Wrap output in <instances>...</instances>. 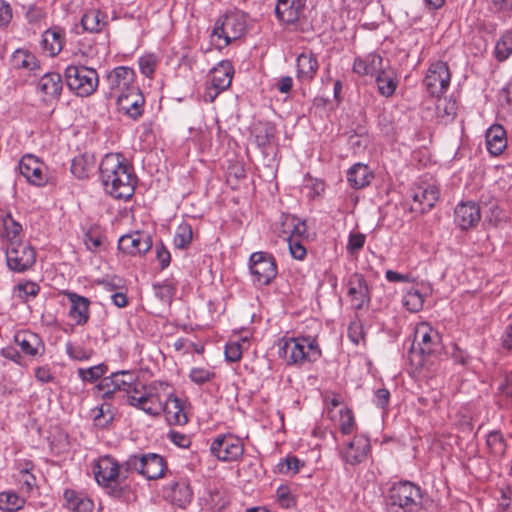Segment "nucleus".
<instances>
[{"mask_svg":"<svg viewBox=\"0 0 512 512\" xmlns=\"http://www.w3.org/2000/svg\"><path fill=\"white\" fill-rule=\"evenodd\" d=\"M13 17L12 8L5 0H0V29L6 28Z\"/></svg>","mask_w":512,"mask_h":512,"instance_id":"obj_60","label":"nucleus"},{"mask_svg":"<svg viewBox=\"0 0 512 512\" xmlns=\"http://www.w3.org/2000/svg\"><path fill=\"white\" fill-rule=\"evenodd\" d=\"M94 424L100 428H107L114 420V412L112 405L109 403H103L99 407L93 409Z\"/></svg>","mask_w":512,"mask_h":512,"instance_id":"obj_40","label":"nucleus"},{"mask_svg":"<svg viewBox=\"0 0 512 512\" xmlns=\"http://www.w3.org/2000/svg\"><path fill=\"white\" fill-rule=\"evenodd\" d=\"M93 473L97 483L106 493L117 499L126 498L130 486L126 483L127 475L123 467L113 457L103 456L96 463Z\"/></svg>","mask_w":512,"mask_h":512,"instance_id":"obj_2","label":"nucleus"},{"mask_svg":"<svg viewBox=\"0 0 512 512\" xmlns=\"http://www.w3.org/2000/svg\"><path fill=\"white\" fill-rule=\"evenodd\" d=\"M215 377V373L206 368L195 367L189 373L190 380L197 384L203 385L210 382Z\"/></svg>","mask_w":512,"mask_h":512,"instance_id":"obj_52","label":"nucleus"},{"mask_svg":"<svg viewBox=\"0 0 512 512\" xmlns=\"http://www.w3.org/2000/svg\"><path fill=\"white\" fill-rule=\"evenodd\" d=\"M276 497L282 508L290 509L296 505V498L288 486H279L276 490Z\"/></svg>","mask_w":512,"mask_h":512,"instance_id":"obj_51","label":"nucleus"},{"mask_svg":"<svg viewBox=\"0 0 512 512\" xmlns=\"http://www.w3.org/2000/svg\"><path fill=\"white\" fill-rule=\"evenodd\" d=\"M156 57L152 54L144 55L139 59V68L143 75L151 77L156 67Z\"/></svg>","mask_w":512,"mask_h":512,"instance_id":"obj_55","label":"nucleus"},{"mask_svg":"<svg viewBox=\"0 0 512 512\" xmlns=\"http://www.w3.org/2000/svg\"><path fill=\"white\" fill-rule=\"evenodd\" d=\"M485 138L487 150L491 155L501 154L507 146L506 130L500 125L491 126L486 131Z\"/></svg>","mask_w":512,"mask_h":512,"instance_id":"obj_31","label":"nucleus"},{"mask_svg":"<svg viewBox=\"0 0 512 512\" xmlns=\"http://www.w3.org/2000/svg\"><path fill=\"white\" fill-rule=\"evenodd\" d=\"M13 340L21 352L30 358L42 357L46 347L41 336L30 330H20L14 334Z\"/></svg>","mask_w":512,"mask_h":512,"instance_id":"obj_19","label":"nucleus"},{"mask_svg":"<svg viewBox=\"0 0 512 512\" xmlns=\"http://www.w3.org/2000/svg\"><path fill=\"white\" fill-rule=\"evenodd\" d=\"M373 178V172L368 165L362 163L354 164L347 172V180L354 189H362L368 186Z\"/></svg>","mask_w":512,"mask_h":512,"instance_id":"obj_32","label":"nucleus"},{"mask_svg":"<svg viewBox=\"0 0 512 512\" xmlns=\"http://www.w3.org/2000/svg\"><path fill=\"white\" fill-rule=\"evenodd\" d=\"M210 452L223 462L238 461L244 454V443L241 438L233 434H220L212 440Z\"/></svg>","mask_w":512,"mask_h":512,"instance_id":"obj_11","label":"nucleus"},{"mask_svg":"<svg viewBox=\"0 0 512 512\" xmlns=\"http://www.w3.org/2000/svg\"><path fill=\"white\" fill-rule=\"evenodd\" d=\"M366 240V236L362 233H350L347 243V251L350 254L358 253L364 246Z\"/></svg>","mask_w":512,"mask_h":512,"instance_id":"obj_53","label":"nucleus"},{"mask_svg":"<svg viewBox=\"0 0 512 512\" xmlns=\"http://www.w3.org/2000/svg\"><path fill=\"white\" fill-rule=\"evenodd\" d=\"M152 247V240L148 234L134 232L120 237L118 249L131 256H142Z\"/></svg>","mask_w":512,"mask_h":512,"instance_id":"obj_20","label":"nucleus"},{"mask_svg":"<svg viewBox=\"0 0 512 512\" xmlns=\"http://www.w3.org/2000/svg\"><path fill=\"white\" fill-rule=\"evenodd\" d=\"M162 411L165 413L169 424L184 425L188 421L184 410V401L173 394L168 396Z\"/></svg>","mask_w":512,"mask_h":512,"instance_id":"obj_28","label":"nucleus"},{"mask_svg":"<svg viewBox=\"0 0 512 512\" xmlns=\"http://www.w3.org/2000/svg\"><path fill=\"white\" fill-rule=\"evenodd\" d=\"M107 366L104 364H99L96 366H92L89 368H79L77 370L78 376L85 382L93 383L106 373Z\"/></svg>","mask_w":512,"mask_h":512,"instance_id":"obj_46","label":"nucleus"},{"mask_svg":"<svg viewBox=\"0 0 512 512\" xmlns=\"http://www.w3.org/2000/svg\"><path fill=\"white\" fill-rule=\"evenodd\" d=\"M20 174L32 185L41 187L47 182L46 167L31 154L24 155L18 164Z\"/></svg>","mask_w":512,"mask_h":512,"instance_id":"obj_18","label":"nucleus"},{"mask_svg":"<svg viewBox=\"0 0 512 512\" xmlns=\"http://www.w3.org/2000/svg\"><path fill=\"white\" fill-rule=\"evenodd\" d=\"M125 472H136L147 480H157L164 477L167 470L165 458L156 453H136L123 462Z\"/></svg>","mask_w":512,"mask_h":512,"instance_id":"obj_7","label":"nucleus"},{"mask_svg":"<svg viewBox=\"0 0 512 512\" xmlns=\"http://www.w3.org/2000/svg\"><path fill=\"white\" fill-rule=\"evenodd\" d=\"M105 24V16L97 9H91L85 12L81 18V25L83 29L90 33L100 32Z\"/></svg>","mask_w":512,"mask_h":512,"instance_id":"obj_36","label":"nucleus"},{"mask_svg":"<svg viewBox=\"0 0 512 512\" xmlns=\"http://www.w3.org/2000/svg\"><path fill=\"white\" fill-rule=\"evenodd\" d=\"M383 69V59L376 53L357 57L353 63V72L359 76L374 75Z\"/></svg>","mask_w":512,"mask_h":512,"instance_id":"obj_30","label":"nucleus"},{"mask_svg":"<svg viewBox=\"0 0 512 512\" xmlns=\"http://www.w3.org/2000/svg\"><path fill=\"white\" fill-rule=\"evenodd\" d=\"M246 31V21L240 12H229L217 19L211 32V43L221 50L232 41L242 37Z\"/></svg>","mask_w":512,"mask_h":512,"instance_id":"obj_6","label":"nucleus"},{"mask_svg":"<svg viewBox=\"0 0 512 512\" xmlns=\"http://www.w3.org/2000/svg\"><path fill=\"white\" fill-rule=\"evenodd\" d=\"M12 63L17 69L35 71L40 68L38 58L33 53L25 49H17L14 51L12 54Z\"/></svg>","mask_w":512,"mask_h":512,"instance_id":"obj_35","label":"nucleus"},{"mask_svg":"<svg viewBox=\"0 0 512 512\" xmlns=\"http://www.w3.org/2000/svg\"><path fill=\"white\" fill-rule=\"evenodd\" d=\"M439 188L435 183L421 182L413 188L412 198L414 204H418L419 208L413 207L414 210L420 212H428L431 210L439 199Z\"/></svg>","mask_w":512,"mask_h":512,"instance_id":"obj_22","label":"nucleus"},{"mask_svg":"<svg viewBox=\"0 0 512 512\" xmlns=\"http://www.w3.org/2000/svg\"><path fill=\"white\" fill-rule=\"evenodd\" d=\"M370 448V440L367 436L362 434L355 435L354 438L340 450V457L346 464L356 466L367 459Z\"/></svg>","mask_w":512,"mask_h":512,"instance_id":"obj_17","label":"nucleus"},{"mask_svg":"<svg viewBox=\"0 0 512 512\" xmlns=\"http://www.w3.org/2000/svg\"><path fill=\"white\" fill-rule=\"evenodd\" d=\"M3 223V237L7 243L13 241H22L20 235L22 232V225L13 219L10 213H7L2 218Z\"/></svg>","mask_w":512,"mask_h":512,"instance_id":"obj_38","label":"nucleus"},{"mask_svg":"<svg viewBox=\"0 0 512 512\" xmlns=\"http://www.w3.org/2000/svg\"><path fill=\"white\" fill-rule=\"evenodd\" d=\"M279 471L281 473H297L303 463L296 457H287L279 463Z\"/></svg>","mask_w":512,"mask_h":512,"instance_id":"obj_56","label":"nucleus"},{"mask_svg":"<svg viewBox=\"0 0 512 512\" xmlns=\"http://www.w3.org/2000/svg\"><path fill=\"white\" fill-rule=\"evenodd\" d=\"M415 341L418 342L419 348L416 349L412 346L408 353V358L416 369H424L428 364L427 357L436 355L441 351L442 337L428 323H421L415 330Z\"/></svg>","mask_w":512,"mask_h":512,"instance_id":"obj_4","label":"nucleus"},{"mask_svg":"<svg viewBox=\"0 0 512 512\" xmlns=\"http://www.w3.org/2000/svg\"><path fill=\"white\" fill-rule=\"evenodd\" d=\"M225 357L229 362H237L242 357V351L238 343H228L225 347Z\"/></svg>","mask_w":512,"mask_h":512,"instance_id":"obj_63","label":"nucleus"},{"mask_svg":"<svg viewBox=\"0 0 512 512\" xmlns=\"http://www.w3.org/2000/svg\"><path fill=\"white\" fill-rule=\"evenodd\" d=\"M275 138V127L270 123H265L256 129L255 142L261 149H265Z\"/></svg>","mask_w":512,"mask_h":512,"instance_id":"obj_43","label":"nucleus"},{"mask_svg":"<svg viewBox=\"0 0 512 512\" xmlns=\"http://www.w3.org/2000/svg\"><path fill=\"white\" fill-rule=\"evenodd\" d=\"M279 354L288 364L303 366L316 362L321 357V349L315 338L300 336L284 339Z\"/></svg>","mask_w":512,"mask_h":512,"instance_id":"obj_5","label":"nucleus"},{"mask_svg":"<svg viewBox=\"0 0 512 512\" xmlns=\"http://www.w3.org/2000/svg\"><path fill=\"white\" fill-rule=\"evenodd\" d=\"M25 499L14 491L0 492V509L5 512H16L23 508Z\"/></svg>","mask_w":512,"mask_h":512,"instance_id":"obj_37","label":"nucleus"},{"mask_svg":"<svg viewBox=\"0 0 512 512\" xmlns=\"http://www.w3.org/2000/svg\"><path fill=\"white\" fill-rule=\"evenodd\" d=\"M0 355L3 358H5L7 360H10V361L14 362L17 365H22V363H23V356H22V354L16 348H14L13 346L3 347L0 350Z\"/></svg>","mask_w":512,"mask_h":512,"instance_id":"obj_62","label":"nucleus"},{"mask_svg":"<svg viewBox=\"0 0 512 512\" xmlns=\"http://www.w3.org/2000/svg\"><path fill=\"white\" fill-rule=\"evenodd\" d=\"M64 76L68 88L80 97L92 95L99 85L97 71L85 65L67 66L64 71Z\"/></svg>","mask_w":512,"mask_h":512,"instance_id":"obj_8","label":"nucleus"},{"mask_svg":"<svg viewBox=\"0 0 512 512\" xmlns=\"http://www.w3.org/2000/svg\"><path fill=\"white\" fill-rule=\"evenodd\" d=\"M116 99L119 113L134 121L142 117L145 106V98L139 87L132 88V90L127 93L118 94Z\"/></svg>","mask_w":512,"mask_h":512,"instance_id":"obj_15","label":"nucleus"},{"mask_svg":"<svg viewBox=\"0 0 512 512\" xmlns=\"http://www.w3.org/2000/svg\"><path fill=\"white\" fill-rule=\"evenodd\" d=\"M370 138L367 134L354 133L348 139L349 148L354 154H360L368 147Z\"/></svg>","mask_w":512,"mask_h":512,"instance_id":"obj_50","label":"nucleus"},{"mask_svg":"<svg viewBox=\"0 0 512 512\" xmlns=\"http://www.w3.org/2000/svg\"><path fill=\"white\" fill-rule=\"evenodd\" d=\"M454 221L462 229L468 230L477 226L481 219V211L473 201L459 203L454 211Z\"/></svg>","mask_w":512,"mask_h":512,"instance_id":"obj_25","label":"nucleus"},{"mask_svg":"<svg viewBox=\"0 0 512 512\" xmlns=\"http://www.w3.org/2000/svg\"><path fill=\"white\" fill-rule=\"evenodd\" d=\"M451 74L448 64L442 60L432 62L426 72L423 85L432 97H440L450 86Z\"/></svg>","mask_w":512,"mask_h":512,"instance_id":"obj_12","label":"nucleus"},{"mask_svg":"<svg viewBox=\"0 0 512 512\" xmlns=\"http://www.w3.org/2000/svg\"><path fill=\"white\" fill-rule=\"evenodd\" d=\"M65 350L67 355L77 361H85L90 359L92 352L84 348L82 345L74 344L72 342H67L65 345Z\"/></svg>","mask_w":512,"mask_h":512,"instance_id":"obj_48","label":"nucleus"},{"mask_svg":"<svg viewBox=\"0 0 512 512\" xmlns=\"http://www.w3.org/2000/svg\"><path fill=\"white\" fill-rule=\"evenodd\" d=\"M71 173L78 179H83L87 176L86 161L83 157H75L71 163Z\"/></svg>","mask_w":512,"mask_h":512,"instance_id":"obj_59","label":"nucleus"},{"mask_svg":"<svg viewBox=\"0 0 512 512\" xmlns=\"http://www.w3.org/2000/svg\"><path fill=\"white\" fill-rule=\"evenodd\" d=\"M234 74V68L230 61L223 60L221 61L217 67L212 70L211 84L225 91L231 85L232 78Z\"/></svg>","mask_w":512,"mask_h":512,"instance_id":"obj_33","label":"nucleus"},{"mask_svg":"<svg viewBox=\"0 0 512 512\" xmlns=\"http://www.w3.org/2000/svg\"><path fill=\"white\" fill-rule=\"evenodd\" d=\"M65 296L70 304L68 316L77 326H84L90 319L89 298L77 294L76 292L66 291Z\"/></svg>","mask_w":512,"mask_h":512,"instance_id":"obj_23","label":"nucleus"},{"mask_svg":"<svg viewBox=\"0 0 512 512\" xmlns=\"http://www.w3.org/2000/svg\"><path fill=\"white\" fill-rule=\"evenodd\" d=\"M105 191L115 199H130L135 191L137 177L132 165L120 153L106 154L99 166Z\"/></svg>","mask_w":512,"mask_h":512,"instance_id":"obj_1","label":"nucleus"},{"mask_svg":"<svg viewBox=\"0 0 512 512\" xmlns=\"http://www.w3.org/2000/svg\"><path fill=\"white\" fill-rule=\"evenodd\" d=\"M25 9V18L30 24H37L46 16L44 9L37 5L31 4L25 7Z\"/></svg>","mask_w":512,"mask_h":512,"instance_id":"obj_54","label":"nucleus"},{"mask_svg":"<svg viewBox=\"0 0 512 512\" xmlns=\"http://www.w3.org/2000/svg\"><path fill=\"white\" fill-rule=\"evenodd\" d=\"M512 53V34L505 33L496 43L495 56L499 61H504L509 58Z\"/></svg>","mask_w":512,"mask_h":512,"instance_id":"obj_45","label":"nucleus"},{"mask_svg":"<svg viewBox=\"0 0 512 512\" xmlns=\"http://www.w3.org/2000/svg\"><path fill=\"white\" fill-rule=\"evenodd\" d=\"M193 239L192 226L188 223L180 224L173 238L174 247L177 249H187Z\"/></svg>","mask_w":512,"mask_h":512,"instance_id":"obj_41","label":"nucleus"},{"mask_svg":"<svg viewBox=\"0 0 512 512\" xmlns=\"http://www.w3.org/2000/svg\"><path fill=\"white\" fill-rule=\"evenodd\" d=\"M306 3L307 0H277L276 18L286 25H294L303 15Z\"/></svg>","mask_w":512,"mask_h":512,"instance_id":"obj_24","label":"nucleus"},{"mask_svg":"<svg viewBox=\"0 0 512 512\" xmlns=\"http://www.w3.org/2000/svg\"><path fill=\"white\" fill-rule=\"evenodd\" d=\"M249 270L253 282L261 286L269 285L277 276L276 260L268 252L258 251L250 255Z\"/></svg>","mask_w":512,"mask_h":512,"instance_id":"obj_10","label":"nucleus"},{"mask_svg":"<svg viewBox=\"0 0 512 512\" xmlns=\"http://www.w3.org/2000/svg\"><path fill=\"white\" fill-rule=\"evenodd\" d=\"M39 292V285L33 281H22L14 287V295L25 302L35 298Z\"/></svg>","mask_w":512,"mask_h":512,"instance_id":"obj_42","label":"nucleus"},{"mask_svg":"<svg viewBox=\"0 0 512 512\" xmlns=\"http://www.w3.org/2000/svg\"><path fill=\"white\" fill-rule=\"evenodd\" d=\"M376 84L378 92L381 96L389 98L391 97L397 87L398 79L393 69H382L376 75Z\"/></svg>","mask_w":512,"mask_h":512,"instance_id":"obj_34","label":"nucleus"},{"mask_svg":"<svg viewBox=\"0 0 512 512\" xmlns=\"http://www.w3.org/2000/svg\"><path fill=\"white\" fill-rule=\"evenodd\" d=\"M296 68V76L299 81H312L319 68L316 55L312 52H302L296 59Z\"/></svg>","mask_w":512,"mask_h":512,"instance_id":"obj_27","label":"nucleus"},{"mask_svg":"<svg viewBox=\"0 0 512 512\" xmlns=\"http://www.w3.org/2000/svg\"><path fill=\"white\" fill-rule=\"evenodd\" d=\"M167 497L179 507H185L193 499V491L188 480L179 479L168 485Z\"/></svg>","mask_w":512,"mask_h":512,"instance_id":"obj_29","label":"nucleus"},{"mask_svg":"<svg viewBox=\"0 0 512 512\" xmlns=\"http://www.w3.org/2000/svg\"><path fill=\"white\" fill-rule=\"evenodd\" d=\"M347 287V294L355 310L369 307L371 301L370 288L362 274L357 272L351 274L347 280Z\"/></svg>","mask_w":512,"mask_h":512,"instance_id":"obj_16","label":"nucleus"},{"mask_svg":"<svg viewBox=\"0 0 512 512\" xmlns=\"http://www.w3.org/2000/svg\"><path fill=\"white\" fill-rule=\"evenodd\" d=\"M339 429L344 435L351 434L355 429L354 415L348 408L340 410Z\"/></svg>","mask_w":512,"mask_h":512,"instance_id":"obj_49","label":"nucleus"},{"mask_svg":"<svg viewBox=\"0 0 512 512\" xmlns=\"http://www.w3.org/2000/svg\"><path fill=\"white\" fill-rule=\"evenodd\" d=\"M438 117L442 119L452 120L457 114V103L454 99H440L436 105Z\"/></svg>","mask_w":512,"mask_h":512,"instance_id":"obj_44","label":"nucleus"},{"mask_svg":"<svg viewBox=\"0 0 512 512\" xmlns=\"http://www.w3.org/2000/svg\"><path fill=\"white\" fill-rule=\"evenodd\" d=\"M421 488L407 480L393 483L386 496L387 512H420L423 508Z\"/></svg>","mask_w":512,"mask_h":512,"instance_id":"obj_3","label":"nucleus"},{"mask_svg":"<svg viewBox=\"0 0 512 512\" xmlns=\"http://www.w3.org/2000/svg\"><path fill=\"white\" fill-rule=\"evenodd\" d=\"M63 90V80L59 73L44 74L37 83V93L45 103L58 101Z\"/></svg>","mask_w":512,"mask_h":512,"instance_id":"obj_21","label":"nucleus"},{"mask_svg":"<svg viewBox=\"0 0 512 512\" xmlns=\"http://www.w3.org/2000/svg\"><path fill=\"white\" fill-rule=\"evenodd\" d=\"M65 30L60 26H52L42 34L41 47L50 57L57 56L63 49L66 41Z\"/></svg>","mask_w":512,"mask_h":512,"instance_id":"obj_26","label":"nucleus"},{"mask_svg":"<svg viewBox=\"0 0 512 512\" xmlns=\"http://www.w3.org/2000/svg\"><path fill=\"white\" fill-rule=\"evenodd\" d=\"M8 268L17 273L29 270L36 262L35 249L24 241H13L6 246Z\"/></svg>","mask_w":512,"mask_h":512,"instance_id":"obj_9","label":"nucleus"},{"mask_svg":"<svg viewBox=\"0 0 512 512\" xmlns=\"http://www.w3.org/2000/svg\"><path fill=\"white\" fill-rule=\"evenodd\" d=\"M20 474L21 490L26 493L31 492L36 486L35 476L29 472V468L20 470Z\"/></svg>","mask_w":512,"mask_h":512,"instance_id":"obj_58","label":"nucleus"},{"mask_svg":"<svg viewBox=\"0 0 512 512\" xmlns=\"http://www.w3.org/2000/svg\"><path fill=\"white\" fill-rule=\"evenodd\" d=\"M288 246L294 259L303 260L305 258L307 251L299 239L288 237Z\"/></svg>","mask_w":512,"mask_h":512,"instance_id":"obj_57","label":"nucleus"},{"mask_svg":"<svg viewBox=\"0 0 512 512\" xmlns=\"http://www.w3.org/2000/svg\"><path fill=\"white\" fill-rule=\"evenodd\" d=\"M115 373L110 376L103 377L97 385V390L101 393V397L105 400L113 398L114 394L118 392L115 384Z\"/></svg>","mask_w":512,"mask_h":512,"instance_id":"obj_47","label":"nucleus"},{"mask_svg":"<svg viewBox=\"0 0 512 512\" xmlns=\"http://www.w3.org/2000/svg\"><path fill=\"white\" fill-rule=\"evenodd\" d=\"M138 393L132 392L128 396L129 405L144 411L150 416H158L162 412L163 404L157 393L145 385L137 387Z\"/></svg>","mask_w":512,"mask_h":512,"instance_id":"obj_14","label":"nucleus"},{"mask_svg":"<svg viewBox=\"0 0 512 512\" xmlns=\"http://www.w3.org/2000/svg\"><path fill=\"white\" fill-rule=\"evenodd\" d=\"M101 236L94 232L89 231L84 236V243L88 250L90 251H96L102 244Z\"/></svg>","mask_w":512,"mask_h":512,"instance_id":"obj_64","label":"nucleus"},{"mask_svg":"<svg viewBox=\"0 0 512 512\" xmlns=\"http://www.w3.org/2000/svg\"><path fill=\"white\" fill-rule=\"evenodd\" d=\"M156 258L160 263L161 269H165L169 266L171 261V254L163 243L156 244L155 246Z\"/></svg>","mask_w":512,"mask_h":512,"instance_id":"obj_61","label":"nucleus"},{"mask_svg":"<svg viewBox=\"0 0 512 512\" xmlns=\"http://www.w3.org/2000/svg\"><path fill=\"white\" fill-rule=\"evenodd\" d=\"M402 303L410 312H418L423 308L424 297L415 287L407 289L403 295Z\"/></svg>","mask_w":512,"mask_h":512,"instance_id":"obj_39","label":"nucleus"},{"mask_svg":"<svg viewBox=\"0 0 512 512\" xmlns=\"http://www.w3.org/2000/svg\"><path fill=\"white\" fill-rule=\"evenodd\" d=\"M135 71L127 66H118L107 73L105 83L108 87V97L114 98L137 88Z\"/></svg>","mask_w":512,"mask_h":512,"instance_id":"obj_13","label":"nucleus"}]
</instances>
